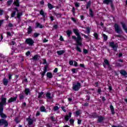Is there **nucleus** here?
<instances>
[{
	"label": "nucleus",
	"mask_w": 127,
	"mask_h": 127,
	"mask_svg": "<svg viewBox=\"0 0 127 127\" xmlns=\"http://www.w3.org/2000/svg\"><path fill=\"white\" fill-rule=\"evenodd\" d=\"M73 31L77 37L76 38L75 36H72V39L76 41V43H77V45L81 46L82 45V37H81V35H80L79 33V30L73 29Z\"/></svg>",
	"instance_id": "nucleus-1"
},
{
	"label": "nucleus",
	"mask_w": 127,
	"mask_h": 127,
	"mask_svg": "<svg viewBox=\"0 0 127 127\" xmlns=\"http://www.w3.org/2000/svg\"><path fill=\"white\" fill-rule=\"evenodd\" d=\"M27 122H28L29 126L33 125L34 122H36V119L33 118L31 119V115H30L28 118L26 119Z\"/></svg>",
	"instance_id": "nucleus-2"
},
{
	"label": "nucleus",
	"mask_w": 127,
	"mask_h": 127,
	"mask_svg": "<svg viewBox=\"0 0 127 127\" xmlns=\"http://www.w3.org/2000/svg\"><path fill=\"white\" fill-rule=\"evenodd\" d=\"M4 126V127H8V123L7 121L3 119H0V126Z\"/></svg>",
	"instance_id": "nucleus-3"
},
{
	"label": "nucleus",
	"mask_w": 127,
	"mask_h": 127,
	"mask_svg": "<svg viewBox=\"0 0 127 127\" xmlns=\"http://www.w3.org/2000/svg\"><path fill=\"white\" fill-rule=\"evenodd\" d=\"M81 88V83L77 82L76 84H73L72 89L73 91H79V89Z\"/></svg>",
	"instance_id": "nucleus-4"
},
{
	"label": "nucleus",
	"mask_w": 127,
	"mask_h": 127,
	"mask_svg": "<svg viewBox=\"0 0 127 127\" xmlns=\"http://www.w3.org/2000/svg\"><path fill=\"white\" fill-rule=\"evenodd\" d=\"M6 105V98H2L1 101L0 102V109H3V106Z\"/></svg>",
	"instance_id": "nucleus-5"
},
{
	"label": "nucleus",
	"mask_w": 127,
	"mask_h": 127,
	"mask_svg": "<svg viewBox=\"0 0 127 127\" xmlns=\"http://www.w3.org/2000/svg\"><path fill=\"white\" fill-rule=\"evenodd\" d=\"M25 43H26V44H28V45L32 46V45H33L34 44V41H33V40H32L31 38H28L26 39Z\"/></svg>",
	"instance_id": "nucleus-6"
},
{
	"label": "nucleus",
	"mask_w": 127,
	"mask_h": 127,
	"mask_svg": "<svg viewBox=\"0 0 127 127\" xmlns=\"http://www.w3.org/2000/svg\"><path fill=\"white\" fill-rule=\"evenodd\" d=\"M109 46L113 48V50L116 52L118 50V46L114 42L109 43Z\"/></svg>",
	"instance_id": "nucleus-7"
},
{
	"label": "nucleus",
	"mask_w": 127,
	"mask_h": 127,
	"mask_svg": "<svg viewBox=\"0 0 127 127\" xmlns=\"http://www.w3.org/2000/svg\"><path fill=\"white\" fill-rule=\"evenodd\" d=\"M114 27H115V31L116 32H117V33H121V32H122V28L120 27V26H119V24L117 23L115 24Z\"/></svg>",
	"instance_id": "nucleus-8"
},
{
	"label": "nucleus",
	"mask_w": 127,
	"mask_h": 127,
	"mask_svg": "<svg viewBox=\"0 0 127 127\" xmlns=\"http://www.w3.org/2000/svg\"><path fill=\"white\" fill-rule=\"evenodd\" d=\"M104 63L108 66V69L109 71L112 70V65L110 64L109 61L107 59L104 60Z\"/></svg>",
	"instance_id": "nucleus-9"
},
{
	"label": "nucleus",
	"mask_w": 127,
	"mask_h": 127,
	"mask_svg": "<svg viewBox=\"0 0 127 127\" xmlns=\"http://www.w3.org/2000/svg\"><path fill=\"white\" fill-rule=\"evenodd\" d=\"M0 116L2 119H6L7 116L5 114H3V109H0Z\"/></svg>",
	"instance_id": "nucleus-10"
},
{
	"label": "nucleus",
	"mask_w": 127,
	"mask_h": 127,
	"mask_svg": "<svg viewBox=\"0 0 127 127\" xmlns=\"http://www.w3.org/2000/svg\"><path fill=\"white\" fill-rule=\"evenodd\" d=\"M48 68V66L47 65H46L44 67V71H43L42 72H41V75H42V78H43V77H44V75H45V73H46L47 72Z\"/></svg>",
	"instance_id": "nucleus-11"
},
{
	"label": "nucleus",
	"mask_w": 127,
	"mask_h": 127,
	"mask_svg": "<svg viewBox=\"0 0 127 127\" xmlns=\"http://www.w3.org/2000/svg\"><path fill=\"white\" fill-rule=\"evenodd\" d=\"M17 99V95L15 97H11L8 101V103H12V102H15Z\"/></svg>",
	"instance_id": "nucleus-12"
},
{
	"label": "nucleus",
	"mask_w": 127,
	"mask_h": 127,
	"mask_svg": "<svg viewBox=\"0 0 127 127\" xmlns=\"http://www.w3.org/2000/svg\"><path fill=\"white\" fill-rule=\"evenodd\" d=\"M98 123H102V122L103 121L105 120V117H103V116H98Z\"/></svg>",
	"instance_id": "nucleus-13"
},
{
	"label": "nucleus",
	"mask_w": 127,
	"mask_h": 127,
	"mask_svg": "<svg viewBox=\"0 0 127 127\" xmlns=\"http://www.w3.org/2000/svg\"><path fill=\"white\" fill-rule=\"evenodd\" d=\"M68 115H66V116H65L64 117V120H65V121L66 122H68V121H69V119H70V118H71V116H72V113L69 112L68 113Z\"/></svg>",
	"instance_id": "nucleus-14"
},
{
	"label": "nucleus",
	"mask_w": 127,
	"mask_h": 127,
	"mask_svg": "<svg viewBox=\"0 0 127 127\" xmlns=\"http://www.w3.org/2000/svg\"><path fill=\"white\" fill-rule=\"evenodd\" d=\"M2 82L4 86H7V84H8V79L4 78L2 80Z\"/></svg>",
	"instance_id": "nucleus-15"
},
{
	"label": "nucleus",
	"mask_w": 127,
	"mask_h": 127,
	"mask_svg": "<svg viewBox=\"0 0 127 127\" xmlns=\"http://www.w3.org/2000/svg\"><path fill=\"white\" fill-rule=\"evenodd\" d=\"M121 24L122 25V27L123 29L126 31V32H127V26L126 25V24L123 22L121 23Z\"/></svg>",
	"instance_id": "nucleus-16"
},
{
	"label": "nucleus",
	"mask_w": 127,
	"mask_h": 127,
	"mask_svg": "<svg viewBox=\"0 0 127 127\" xmlns=\"http://www.w3.org/2000/svg\"><path fill=\"white\" fill-rule=\"evenodd\" d=\"M27 34H31L32 33V31H33V29H32V27L31 26H29L28 29H27Z\"/></svg>",
	"instance_id": "nucleus-17"
},
{
	"label": "nucleus",
	"mask_w": 127,
	"mask_h": 127,
	"mask_svg": "<svg viewBox=\"0 0 127 127\" xmlns=\"http://www.w3.org/2000/svg\"><path fill=\"white\" fill-rule=\"evenodd\" d=\"M40 14H41V15H42L44 18L46 17V15H47V14L46 13H44V11H43V9L41 10V11H40Z\"/></svg>",
	"instance_id": "nucleus-18"
},
{
	"label": "nucleus",
	"mask_w": 127,
	"mask_h": 127,
	"mask_svg": "<svg viewBox=\"0 0 127 127\" xmlns=\"http://www.w3.org/2000/svg\"><path fill=\"white\" fill-rule=\"evenodd\" d=\"M113 1V0H104L103 1V3L105 4L109 5V3H111Z\"/></svg>",
	"instance_id": "nucleus-19"
},
{
	"label": "nucleus",
	"mask_w": 127,
	"mask_h": 127,
	"mask_svg": "<svg viewBox=\"0 0 127 127\" xmlns=\"http://www.w3.org/2000/svg\"><path fill=\"white\" fill-rule=\"evenodd\" d=\"M90 118H93L94 119H96V118H98V116L96 114V113H91L90 115Z\"/></svg>",
	"instance_id": "nucleus-20"
},
{
	"label": "nucleus",
	"mask_w": 127,
	"mask_h": 127,
	"mask_svg": "<svg viewBox=\"0 0 127 127\" xmlns=\"http://www.w3.org/2000/svg\"><path fill=\"white\" fill-rule=\"evenodd\" d=\"M13 3L16 6H19V0H14Z\"/></svg>",
	"instance_id": "nucleus-21"
},
{
	"label": "nucleus",
	"mask_w": 127,
	"mask_h": 127,
	"mask_svg": "<svg viewBox=\"0 0 127 127\" xmlns=\"http://www.w3.org/2000/svg\"><path fill=\"white\" fill-rule=\"evenodd\" d=\"M46 96L47 99H49V100H51V99L53 98V97L51 96V93L49 92L47 93Z\"/></svg>",
	"instance_id": "nucleus-22"
},
{
	"label": "nucleus",
	"mask_w": 127,
	"mask_h": 127,
	"mask_svg": "<svg viewBox=\"0 0 127 127\" xmlns=\"http://www.w3.org/2000/svg\"><path fill=\"white\" fill-rule=\"evenodd\" d=\"M47 78H49L50 79L53 78V75H52V73L47 72Z\"/></svg>",
	"instance_id": "nucleus-23"
},
{
	"label": "nucleus",
	"mask_w": 127,
	"mask_h": 127,
	"mask_svg": "<svg viewBox=\"0 0 127 127\" xmlns=\"http://www.w3.org/2000/svg\"><path fill=\"white\" fill-rule=\"evenodd\" d=\"M110 110L111 111V113L112 115H115V109L114 108V106L111 105L110 106Z\"/></svg>",
	"instance_id": "nucleus-24"
},
{
	"label": "nucleus",
	"mask_w": 127,
	"mask_h": 127,
	"mask_svg": "<svg viewBox=\"0 0 127 127\" xmlns=\"http://www.w3.org/2000/svg\"><path fill=\"white\" fill-rule=\"evenodd\" d=\"M36 28H43V25H42L41 24L39 23H36Z\"/></svg>",
	"instance_id": "nucleus-25"
},
{
	"label": "nucleus",
	"mask_w": 127,
	"mask_h": 127,
	"mask_svg": "<svg viewBox=\"0 0 127 127\" xmlns=\"http://www.w3.org/2000/svg\"><path fill=\"white\" fill-rule=\"evenodd\" d=\"M38 99H40L41 98H42V96H43V94H44V92H38Z\"/></svg>",
	"instance_id": "nucleus-26"
},
{
	"label": "nucleus",
	"mask_w": 127,
	"mask_h": 127,
	"mask_svg": "<svg viewBox=\"0 0 127 127\" xmlns=\"http://www.w3.org/2000/svg\"><path fill=\"white\" fill-rule=\"evenodd\" d=\"M57 54H58V55H62L63 54H64L65 53V51H58L57 52Z\"/></svg>",
	"instance_id": "nucleus-27"
},
{
	"label": "nucleus",
	"mask_w": 127,
	"mask_h": 127,
	"mask_svg": "<svg viewBox=\"0 0 127 127\" xmlns=\"http://www.w3.org/2000/svg\"><path fill=\"white\" fill-rule=\"evenodd\" d=\"M31 60H33L34 61H37V60H38V55H35L34 57L31 59Z\"/></svg>",
	"instance_id": "nucleus-28"
},
{
	"label": "nucleus",
	"mask_w": 127,
	"mask_h": 127,
	"mask_svg": "<svg viewBox=\"0 0 127 127\" xmlns=\"http://www.w3.org/2000/svg\"><path fill=\"white\" fill-rule=\"evenodd\" d=\"M66 34L68 37H70L71 36V35L72 34V31L71 30H67L66 31Z\"/></svg>",
	"instance_id": "nucleus-29"
},
{
	"label": "nucleus",
	"mask_w": 127,
	"mask_h": 127,
	"mask_svg": "<svg viewBox=\"0 0 127 127\" xmlns=\"http://www.w3.org/2000/svg\"><path fill=\"white\" fill-rule=\"evenodd\" d=\"M25 93L26 96H27L29 94H30V90L29 88H26L25 89Z\"/></svg>",
	"instance_id": "nucleus-30"
},
{
	"label": "nucleus",
	"mask_w": 127,
	"mask_h": 127,
	"mask_svg": "<svg viewBox=\"0 0 127 127\" xmlns=\"http://www.w3.org/2000/svg\"><path fill=\"white\" fill-rule=\"evenodd\" d=\"M89 15L91 17H94V12L92 9H89Z\"/></svg>",
	"instance_id": "nucleus-31"
},
{
	"label": "nucleus",
	"mask_w": 127,
	"mask_h": 127,
	"mask_svg": "<svg viewBox=\"0 0 127 127\" xmlns=\"http://www.w3.org/2000/svg\"><path fill=\"white\" fill-rule=\"evenodd\" d=\"M81 35L82 36H84L85 37V39L87 40V41H89L91 39V38H90V37H89V36H88L84 34H81Z\"/></svg>",
	"instance_id": "nucleus-32"
},
{
	"label": "nucleus",
	"mask_w": 127,
	"mask_h": 127,
	"mask_svg": "<svg viewBox=\"0 0 127 127\" xmlns=\"http://www.w3.org/2000/svg\"><path fill=\"white\" fill-rule=\"evenodd\" d=\"M79 45H78L77 43H76V50L78 51V52H82V50L78 46Z\"/></svg>",
	"instance_id": "nucleus-33"
},
{
	"label": "nucleus",
	"mask_w": 127,
	"mask_h": 127,
	"mask_svg": "<svg viewBox=\"0 0 127 127\" xmlns=\"http://www.w3.org/2000/svg\"><path fill=\"white\" fill-rule=\"evenodd\" d=\"M120 73L121 75H123V76H126V75H127V71L125 70H122L120 72Z\"/></svg>",
	"instance_id": "nucleus-34"
},
{
	"label": "nucleus",
	"mask_w": 127,
	"mask_h": 127,
	"mask_svg": "<svg viewBox=\"0 0 127 127\" xmlns=\"http://www.w3.org/2000/svg\"><path fill=\"white\" fill-rule=\"evenodd\" d=\"M91 6V0H89L86 4V9H88Z\"/></svg>",
	"instance_id": "nucleus-35"
},
{
	"label": "nucleus",
	"mask_w": 127,
	"mask_h": 127,
	"mask_svg": "<svg viewBox=\"0 0 127 127\" xmlns=\"http://www.w3.org/2000/svg\"><path fill=\"white\" fill-rule=\"evenodd\" d=\"M19 97L20 100H23L24 99V95L21 93L19 95Z\"/></svg>",
	"instance_id": "nucleus-36"
},
{
	"label": "nucleus",
	"mask_w": 127,
	"mask_h": 127,
	"mask_svg": "<svg viewBox=\"0 0 127 127\" xmlns=\"http://www.w3.org/2000/svg\"><path fill=\"white\" fill-rule=\"evenodd\" d=\"M93 35H94V37L96 38V39L98 40V39H99V35L98 34V33H94Z\"/></svg>",
	"instance_id": "nucleus-37"
},
{
	"label": "nucleus",
	"mask_w": 127,
	"mask_h": 127,
	"mask_svg": "<svg viewBox=\"0 0 127 127\" xmlns=\"http://www.w3.org/2000/svg\"><path fill=\"white\" fill-rule=\"evenodd\" d=\"M21 15H22V12H18L17 14V18H18L19 19H20V16H21Z\"/></svg>",
	"instance_id": "nucleus-38"
},
{
	"label": "nucleus",
	"mask_w": 127,
	"mask_h": 127,
	"mask_svg": "<svg viewBox=\"0 0 127 127\" xmlns=\"http://www.w3.org/2000/svg\"><path fill=\"white\" fill-rule=\"evenodd\" d=\"M103 36L104 40H105V41H107L108 40V36H107L105 34H103Z\"/></svg>",
	"instance_id": "nucleus-39"
},
{
	"label": "nucleus",
	"mask_w": 127,
	"mask_h": 127,
	"mask_svg": "<svg viewBox=\"0 0 127 127\" xmlns=\"http://www.w3.org/2000/svg\"><path fill=\"white\" fill-rule=\"evenodd\" d=\"M13 2V0H10L7 1V5H11V3Z\"/></svg>",
	"instance_id": "nucleus-40"
},
{
	"label": "nucleus",
	"mask_w": 127,
	"mask_h": 127,
	"mask_svg": "<svg viewBox=\"0 0 127 127\" xmlns=\"http://www.w3.org/2000/svg\"><path fill=\"white\" fill-rule=\"evenodd\" d=\"M48 6L50 9H52V8H53V5H52L50 3H48Z\"/></svg>",
	"instance_id": "nucleus-41"
},
{
	"label": "nucleus",
	"mask_w": 127,
	"mask_h": 127,
	"mask_svg": "<svg viewBox=\"0 0 127 127\" xmlns=\"http://www.w3.org/2000/svg\"><path fill=\"white\" fill-rule=\"evenodd\" d=\"M54 13L56 16H57V17H61L62 14L61 13H57L56 12H54Z\"/></svg>",
	"instance_id": "nucleus-42"
},
{
	"label": "nucleus",
	"mask_w": 127,
	"mask_h": 127,
	"mask_svg": "<svg viewBox=\"0 0 127 127\" xmlns=\"http://www.w3.org/2000/svg\"><path fill=\"white\" fill-rule=\"evenodd\" d=\"M41 112H46V110H45V107L44 106H42L40 108Z\"/></svg>",
	"instance_id": "nucleus-43"
},
{
	"label": "nucleus",
	"mask_w": 127,
	"mask_h": 127,
	"mask_svg": "<svg viewBox=\"0 0 127 127\" xmlns=\"http://www.w3.org/2000/svg\"><path fill=\"white\" fill-rule=\"evenodd\" d=\"M59 110V107L58 106H56L54 107V111L56 112V111H58Z\"/></svg>",
	"instance_id": "nucleus-44"
},
{
	"label": "nucleus",
	"mask_w": 127,
	"mask_h": 127,
	"mask_svg": "<svg viewBox=\"0 0 127 127\" xmlns=\"http://www.w3.org/2000/svg\"><path fill=\"white\" fill-rule=\"evenodd\" d=\"M40 35V34H39V33H34V37H38V36H39Z\"/></svg>",
	"instance_id": "nucleus-45"
},
{
	"label": "nucleus",
	"mask_w": 127,
	"mask_h": 127,
	"mask_svg": "<svg viewBox=\"0 0 127 127\" xmlns=\"http://www.w3.org/2000/svg\"><path fill=\"white\" fill-rule=\"evenodd\" d=\"M6 34H7V37H9L12 36L11 35V33H10V32H7Z\"/></svg>",
	"instance_id": "nucleus-46"
},
{
	"label": "nucleus",
	"mask_w": 127,
	"mask_h": 127,
	"mask_svg": "<svg viewBox=\"0 0 127 127\" xmlns=\"http://www.w3.org/2000/svg\"><path fill=\"white\" fill-rule=\"evenodd\" d=\"M110 5L112 8V9H115V7L114 6V3H113V1L111 3H110Z\"/></svg>",
	"instance_id": "nucleus-47"
},
{
	"label": "nucleus",
	"mask_w": 127,
	"mask_h": 127,
	"mask_svg": "<svg viewBox=\"0 0 127 127\" xmlns=\"http://www.w3.org/2000/svg\"><path fill=\"white\" fill-rule=\"evenodd\" d=\"M4 21V20H0V27H1V25L3 24V22Z\"/></svg>",
	"instance_id": "nucleus-48"
},
{
	"label": "nucleus",
	"mask_w": 127,
	"mask_h": 127,
	"mask_svg": "<svg viewBox=\"0 0 127 127\" xmlns=\"http://www.w3.org/2000/svg\"><path fill=\"white\" fill-rule=\"evenodd\" d=\"M15 13H16V11H14L11 15V17H14L15 15Z\"/></svg>",
	"instance_id": "nucleus-49"
},
{
	"label": "nucleus",
	"mask_w": 127,
	"mask_h": 127,
	"mask_svg": "<svg viewBox=\"0 0 127 127\" xmlns=\"http://www.w3.org/2000/svg\"><path fill=\"white\" fill-rule=\"evenodd\" d=\"M86 33H87V34H90V28L87 27L86 28Z\"/></svg>",
	"instance_id": "nucleus-50"
},
{
	"label": "nucleus",
	"mask_w": 127,
	"mask_h": 127,
	"mask_svg": "<svg viewBox=\"0 0 127 127\" xmlns=\"http://www.w3.org/2000/svg\"><path fill=\"white\" fill-rule=\"evenodd\" d=\"M69 122H70V125H74V120H73V119H70V120H69Z\"/></svg>",
	"instance_id": "nucleus-51"
},
{
	"label": "nucleus",
	"mask_w": 127,
	"mask_h": 127,
	"mask_svg": "<svg viewBox=\"0 0 127 127\" xmlns=\"http://www.w3.org/2000/svg\"><path fill=\"white\" fill-rule=\"evenodd\" d=\"M80 3H78V2H75V6H76V7H79L80 6Z\"/></svg>",
	"instance_id": "nucleus-52"
},
{
	"label": "nucleus",
	"mask_w": 127,
	"mask_h": 127,
	"mask_svg": "<svg viewBox=\"0 0 127 127\" xmlns=\"http://www.w3.org/2000/svg\"><path fill=\"white\" fill-rule=\"evenodd\" d=\"M8 27H13V24H12V23H9V24H8Z\"/></svg>",
	"instance_id": "nucleus-53"
},
{
	"label": "nucleus",
	"mask_w": 127,
	"mask_h": 127,
	"mask_svg": "<svg viewBox=\"0 0 127 127\" xmlns=\"http://www.w3.org/2000/svg\"><path fill=\"white\" fill-rule=\"evenodd\" d=\"M83 52L85 54H87L88 53V50L86 49H83Z\"/></svg>",
	"instance_id": "nucleus-54"
},
{
	"label": "nucleus",
	"mask_w": 127,
	"mask_h": 127,
	"mask_svg": "<svg viewBox=\"0 0 127 127\" xmlns=\"http://www.w3.org/2000/svg\"><path fill=\"white\" fill-rule=\"evenodd\" d=\"M116 66H117L118 67H122V64H120L119 63H116Z\"/></svg>",
	"instance_id": "nucleus-55"
},
{
	"label": "nucleus",
	"mask_w": 127,
	"mask_h": 127,
	"mask_svg": "<svg viewBox=\"0 0 127 127\" xmlns=\"http://www.w3.org/2000/svg\"><path fill=\"white\" fill-rule=\"evenodd\" d=\"M24 82H25L26 83H27V82H28V81L27 80V78H25L23 80L22 83H24Z\"/></svg>",
	"instance_id": "nucleus-56"
},
{
	"label": "nucleus",
	"mask_w": 127,
	"mask_h": 127,
	"mask_svg": "<svg viewBox=\"0 0 127 127\" xmlns=\"http://www.w3.org/2000/svg\"><path fill=\"white\" fill-rule=\"evenodd\" d=\"M15 122L16 123V124H18V123H19V121H18V118H16L15 119Z\"/></svg>",
	"instance_id": "nucleus-57"
},
{
	"label": "nucleus",
	"mask_w": 127,
	"mask_h": 127,
	"mask_svg": "<svg viewBox=\"0 0 127 127\" xmlns=\"http://www.w3.org/2000/svg\"><path fill=\"white\" fill-rule=\"evenodd\" d=\"M61 108L63 111H64V113H66V109H65V107L62 106Z\"/></svg>",
	"instance_id": "nucleus-58"
},
{
	"label": "nucleus",
	"mask_w": 127,
	"mask_h": 127,
	"mask_svg": "<svg viewBox=\"0 0 127 127\" xmlns=\"http://www.w3.org/2000/svg\"><path fill=\"white\" fill-rule=\"evenodd\" d=\"M26 56H29L30 55V51H28L26 53Z\"/></svg>",
	"instance_id": "nucleus-59"
},
{
	"label": "nucleus",
	"mask_w": 127,
	"mask_h": 127,
	"mask_svg": "<svg viewBox=\"0 0 127 127\" xmlns=\"http://www.w3.org/2000/svg\"><path fill=\"white\" fill-rule=\"evenodd\" d=\"M12 76V74H8L9 80H11V77Z\"/></svg>",
	"instance_id": "nucleus-60"
},
{
	"label": "nucleus",
	"mask_w": 127,
	"mask_h": 127,
	"mask_svg": "<svg viewBox=\"0 0 127 127\" xmlns=\"http://www.w3.org/2000/svg\"><path fill=\"white\" fill-rule=\"evenodd\" d=\"M3 14V10L0 9V15H2Z\"/></svg>",
	"instance_id": "nucleus-61"
},
{
	"label": "nucleus",
	"mask_w": 127,
	"mask_h": 127,
	"mask_svg": "<svg viewBox=\"0 0 127 127\" xmlns=\"http://www.w3.org/2000/svg\"><path fill=\"white\" fill-rule=\"evenodd\" d=\"M60 40L61 41H64V39H63V37H62V36H60Z\"/></svg>",
	"instance_id": "nucleus-62"
},
{
	"label": "nucleus",
	"mask_w": 127,
	"mask_h": 127,
	"mask_svg": "<svg viewBox=\"0 0 127 127\" xmlns=\"http://www.w3.org/2000/svg\"><path fill=\"white\" fill-rule=\"evenodd\" d=\"M101 92H102V90H101V88H99L98 89L97 92H98L99 94H101Z\"/></svg>",
	"instance_id": "nucleus-63"
},
{
	"label": "nucleus",
	"mask_w": 127,
	"mask_h": 127,
	"mask_svg": "<svg viewBox=\"0 0 127 127\" xmlns=\"http://www.w3.org/2000/svg\"><path fill=\"white\" fill-rule=\"evenodd\" d=\"M73 62L72 61H70L69 62V65H70L71 66L73 65Z\"/></svg>",
	"instance_id": "nucleus-64"
}]
</instances>
